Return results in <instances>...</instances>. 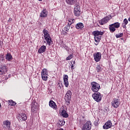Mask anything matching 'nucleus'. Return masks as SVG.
Returning a JSON list of instances; mask_svg holds the SVG:
<instances>
[{
  "mask_svg": "<svg viewBox=\"0 0 130 130\" xmlns=\"http://www.w3.org/2000/svg\"><path fill=\"white\" fill-rule=\"evenodd\" d=\"M105 31H99V30H95L92 32V35L94 36L95 42H96L97 44H95V45H98V43L100 42V40L102 38V35L104 34Z\"/></svg>",
  "mask_w": 130,
  "mask_h": 130,
  "instance_id": "f257e3e1",
  "label": "nucleus"
},
{
  "mask_svg": "<svg viewBox=\"0 0 130 130\" xmlns=\"http://www.w3.org/2000/svg\"><path fill=\"white\" fill-rule=\"evenodd\" d=\"M91 86V90L92 92L94 93L98 92V91L100 90V84L96 82H92L90 83Z\"/></svg>",
  "mask_w": 130,
  "mask_h": 130,
  "instance_id": "f03ea898",
  "label": "nucleus"
},
{
  "mask_svg": "<svg viewBox=\"0 0 130 130\" xmlns=\"http://www.w3.org/2000/svg\"><path fill=\"white\" fill-rule=\"evenodd\" d=\"M92 129V122L87 121L83 124L81 127V130H91Z\"/></svg>",
  "mask_w": 130,
  "mask_h": 130,
  "instance_id": "7ed1b4c3",
  "label": "nucleus"
},
{
  "mask_svg": "<svg viewBox=\"0 0 130 130\" xmlns=\"http://www.w3.org/2000/svg\"><path fill=\"white\" fill-rule=\"evenodd\" d=\"M92 97L96 102H100L102 100V95L99 92H94V93L92 94Z\"/></svg>",
  "mask_w": 130,
  "mask_h": 130,
  "instance_id": "20e7f679",
  "label": "nucleus"
},
{
  "mask_svg": "<svg viewBox=\"0 0 130 130\" xmlns=\"http://www.w3.org/2000/svg\"><path fill=\"white\" fill-rule=\"evenodd\" d=\"M112 17L111 15H108L107 17H105L102 19L101 20L99 21V23L100 25H105V24H107V23H108V21L110 19H111Z\"/></svg>",
  "mask_w": 130,
  "mask_h": 130,
  "instance_id": "39448f33",
  "label": "nucleus"
},
{
  "mask_svg": "<svg viewBox=\"0 0 130 130\" xmlns=\"http://www.w3.org/2000/svg\"><path fill=\"white\" fill-rule=\"evenodd\" d=\"M41 76L42 80L46 82L48 79V72H47V70L43 69L41 72Z\"/></svg>",
  "mask_w": 130,
  "mask_h": 130,
  "instance_id": "423d86ee",
  "label": "nucleus"
},
{
  "mask_svg": "<svg viewBox=\"0 0 130 130\" xmlns=\"http://www.w3.org/2000/svg\"><path fill=\"white\" fill-rule=\"evenodd\" d=\"M72 91L71 90H68L66 93L65 95V101L67 103V105H70V102H71V98H72Z\"/></svg>",
  "mask_w": 130,
  "mask_h": 130,
  "instance_id": "0eeeda50",
  "label": "nucleus"
},
{
  "mask_svg": "<svg viewBox=\"0 0 130 130\" xmlns=\"http://www.w3.org/2000/svg\"><path fill=\"white\" fill-rule=\"evenodd\" d=\"M17 119L20 122L26 121L27 120V115L24 113L19 114L17 116Z\"/></svg>",
  "mask_w": 130,
  "mask_h": 130,
  "instance_id": "6e6552de",
  "label": "nucleus"
},
{
  "mask_svg": "<svg viewBox=\"0 0 130 130\" xmlns=\"http://www.w3.org/2000/svg\"><path fill=\"white\" fill-rule=\"evenodd\" d=\"M93 58L96 61V62H98L99 61H100L101 60V52H96L93 54Z\"/></svg>",
  "mask_w": 130,
  "mask_h": 130,
  "instance_id": "1a4fd4ad",
  "label": "nucleus"
},
{
  "mask_svg": "<svg viewBox=\"0 0 130 130\" xmlns=\"http://www.w3.org/2000/svg\"><path fill=\"white\" fill-rule=\"evenodd\" d=\"M7 72H8V67L6 66V64L2 65L0 67V75H4V74H6Z\"/></svg>",
  "mask_w": 130,
  "mask_h": 130,
  "instance_id": "9d476101",
  "label": "nucleus"
},
{
  "mask_svg": "<svg viewBox=\"0 0 130 130\" xmlns=\"http://www.w3.org/2000/svg\"><path fill=\"white\" fill-rule=\"evenodd\" d=\"M112 126V123H111V121L108 120L103 125V128H104V129H108V128H110V127H111Z\"/></svg>",
  "mask_w": 130,
  "mask_h": 130,
  "instance_id": "9b49d317",
  "label": "nucleus"
},
{
  "mask_svg": "<svg viewBox=\"0 0 130 130\" xmlns=\"http://www.w3.org/2000/svg\"><path fill=\"white\" fill-rule=\"evenodd\" d=\"M3 127L7 129H10L11 128V122L9 120L4 121L3 122Z\"/></svg>",
  "mask_w": 130,
  "mask_h": 130,
  "instance_id": "f8f14e48",
  "label": "nucleus"
},
{
  "mask_svg": "<svg viewBox=\"0 0 130 130\" xmlns=\"http://www.w3.org/2000/svg\"><path fill=\"white\" fill-rule=\"evenodd\" d=\"M44 38V43H46V44H48V45H49V46H50V45H51V42H52V40L51 39V37L49 36V37H47L46 38Z\"/></svg>",
  "mask_w": 130,
  "mask_h": 130,
  "instance_id": "ddd939ff",
  "label": "nucleus"
},
{
  "mask_svg": "<svg viewBox=\"0 0 130 130\" xmlns=\"http://www.w3.org/2000/svg\"><path fill=\"white\" fill-rule=\"evenodd\" d=\"M63 79L64 85L66 88H68V87H69V76L68 75H64Z\"/></svg>",
  "mask_w": 130,
  "mask_h": 130,
  "instance_id": "4468645a",
  "label": "nucleus"
},
{
  "mask_svg": "<svg viewBox=\"0 0 130 130\" xmlns=\"http://www.w3.org/2000/svg\"><path fill=\"white\" fill-rule=\"evenodd\" d=\"M59 113L60 115H62V116L65 118H68V117H69V114H68L67 111L63 109H62L59 111Z\"/></svg>",
  "mask_w": 130,
  "mask_h": 130,
  "instance_id": "2eb2a0df",
  "label": "nucleus"
},
{
  "mask_svg": "<svg viewBox=\"0 0 130 130\" xmlns=\"http://www.w3.org/2000/svg\"><path fill=\"white\" fill-rule=\"evenodd\" d=\"M48 14V12H47L46 9H43L40 13V18H46V17H47Z\"/></svg>",
  "mask_w": 130,
  "mask_h": 130,
  "instance_id": "dca6fc26",
  "label": "nucleus"
},
{
  "mask_svg": "<svg viewBox=\"0 0 130 130\" xmlns=\"http://www.w3.org/2000/svg\"><path fill=\"white\" fill-rule=\"evenodd\" d=\"M49 105L50 107H51V108H52L53 109L56 110L57 108V106H56V104L53 101H50L49 102Z\"/></svg>",
  "mask_w": 130,
  "mask_h": 130,
  "instance_id": "f3484780",
  "label": "nucleus"
},
{
  "mask_svg": "<svg viewBox=\"0 0 130 130\" xmlns=\"http://www.w3.org/2000/svg\"><path fill=\"white\" fill-rule=\"evenodd\" d=\"M32 112H36L38 109H39V106L37 103H35L33 105H32L31 108Z\"/></svg>",
  "mask_w": 130,
  "mask_h": 130,
  "instance_id": "a211bd4d",
  "label": "nucleus"
},
{
  "mask_svg": "<svg viewBox=\"0 0 130 130\" xmlns=\"http://www.w3.org/2000/svg\"><path fill=\"white\" fill-rule=\"evenodd\" d=\"M75 28L78 30H82L84 28V24L82 22H79L76 24Z\"/></svg>",
  "mask_w": 130,
  "mask_h": 130,
  "instance_id": "6ab92c4d",
  "label": "nucleus"
},
{
  "mask_svg": "<svg viewBox=\"0 0 130 130\" xmlns=\"http://www.w3.org/2000/svg\"><path fill=\"white\" fill-rule=\"evenodd\" d=\"M77 2L78 0H66L67 4L70 6H74V5H76Z\"/></svg>",
  "mask_w": 130,
  "mask_h": 130,
  "instance_id": "aec40b11",
  "label": "nucleus"
},
{
  "mask_svg": "<svg viewBox=\"0 0 130 130\" xmlns=\"http://www.w3.org/2000/svg\"><path fill=\"white\" fill-rule=\"evenodd\" d=\"M46 50V46L43 45L38 50V53L40 54L43 53V52H45Z\"/></svg>",
  "mask_w": 130,
  "mask_h": 130,
  "instance_id": "412c9836",
  "label": "nucleus"
},
{
  "mask_svg": "<svg viewBox=\"0 0 130 130\" xmlns=\"http://www.w3.org/2000/svg\"><path fill=\"white\" fill-rule=\"evenodd\" d=\"M43 33L44 34V38H45L46 37H49L50 36V35L49 34V31L47 30L46 29L44 28L43 30Z\"/></svg>",
  "mask_w": 130,
  "mask_h": 130,
  "instance_id": "4be33fe9",
  "label": "nucleus"
},
{
  "mask_svg": "<svg viewBox=\"0 0 130 130\" xmlns=\"http://www.w3.org/2000/svg\"><path fill=\"white\" fill-rule=\"evenodd\" d=\"M109 29L111 33L114 32V23L109 25Z\"/></svg>",
  "mask_w": 130,
  "mask_h": 130,
  "instance_id": "5701e85b",
  "label": "nucleus"
},
{
  "mask_svg": "<svg viewBox=\"0 0 130 130\" xmlns=\"http://www.w3.org/2000/svg\"><path fill=\"white\" fill-rule=\"evenodd\" d=\"M13 58V56L11 54V53H7V54L6 55V59L10 61V60H12Z\"/></svg>",
  "mask_w": 130,
  "mask_h": 130,
  "instance_id": "b1692460",
  "label": "nucleus"
},
{
  "mask_svg": "<svg viewBox=\"0 0 130 130\" xmlns=\"http://www.w3.org/2000/svg\"><path fill=\"white\" fill-rule=\"evenodd\" d=\"M96 71L97 73H100V72H102V65H98L96 67Z\"/></svg>",
  "mask_w": 130,
  "mask_h": 130,
  "instance_id": "393cba45",
  "label": "nucleus"
},
{
  "mask_svg": "<svg viewBox=\"0 0 130 130\" xmlns=\"http://www.w3.org/2000/svg\"><path fill=\"white\" fill-rule=\"evenodd\" d=\"M74 13L76 17H80L81 15V10H74Z\"/></svg>",
  "mask_w": 130,
  "mask_h": 130,
  "instance_id": "a878e982",
  "label": "nucleus"
},
{
  "mask_svg": "<svg viewBox=\"0 0 130 130\" xmlns=\"http://www.w3.org/2000/svg\"><path fill=\"white\" fill-rule=\"evenodd\" d=\"M68 24L71 26L72 24H73L74 22H76V19L74 18H70L68 20Z\"/></svg>",
  "mask_w": 130,
  "mask_h": 130,
  "instance_id": "bb28decb",
  "label": "nucleus"
},
{
  "mask_svg": "<svg viewBox=\"0 0 130 130\" xmlns=\"http://www.w3.org/2000/svg\"><path fill=\"white\" fill-rule=\"evenodd\" d=\"M114 104H115V106H114L115 108H117L120 104V102H119V100L117 99L114 102Z\"/></svg>",
  "mask_w": 130,
  "mask_h": 130,
  "instance_id": "cd10ccee",
  "label": "nucleus"
},
{
  "mask_svg": "<svg viewBox=\"0 0 130 130\" xmlns=\"http://www.w3.org/2000/svg\"><path fill=\"white\" fill-rule=\"evenodd\" d=\"M8 104L9 105H10V106H15L16 104H17V103H15V102L13 101L12 100L8 101Z\"/></svg>",
  "mask_w": 130,
  "mask_h": 130,
  "instance_id": "c85d7f7f",
  "label": "nucleus"
},
{
  "mask_svg": "<svg viewBox=\"0 0 130 130\" xmlns=\"http://www.w3.org/2000/svg\"><path fill=\"white\" fill-rule=\"evenodd\" d=\"M71 28V25L67 24L66 26L64 27V30H65V33L66 34H68V32L70 30V29Z\"/></svg>",
  "mask_w": 130,
  "mask_h": 130,
  "instance_id": "c756f323",
  "label": "nucleus"
},
{
  "mask_svg": "<svg viewBox=\"0 0 130 130\" xmlns=\"http://www.w3.org/2000/svg\"><path fill=\"white\" fill-rule=\"evenodd\" d=\"M74 10H81V9L80 8V5L77 4H75V7H74Z\"/></svg>",
  "mask_w": 130,
  "mask_h": 130,
  "instance_id": "7c9ffc66",
  "label": "nucleus"
},
{
  "mask_svg": "<svg viewBox=\"0 0 130 130\" xmlns=\"http://www.w3.org/2000/svg\"><path fill=\"white\" fill-rule=\"evenodd\" d=\"M74 57V56L73 55V54H70L67 58V60H70V59H72V58Z\"/></svg>",
  "mask_w": 130,
  "mask_h": 130,
  "instance_id": "2f4dec72",
  "label": "nucleus"
},
{
  "mask_svg": "<svg viewBox=\"0 0 130 130\" xmlns=\"http://www.w3.org/2000/svg\"><path fill=\"white\" fill-rule=\"evenodd\" d=\"M98 122H99V118H98L97 119H95L94 121L93 124L95 125V126H97L98 125Z\"/></svg>",
  "mask_w": 130,
  "mask_h": 130,
  "instance_id": "473e14b6",
  "label": "nucleus"
},
{
  "mask_svg": "<svg viewBox=\"0 0 130 130\" xmlns=\"http://www.w3.org/2000/svg\"><path fill=\"white\" fill-rule=\"evenodd\" d=\"M120 23L118 22L114 23V28H119Z\"/></svg>",
  "mask_w": 130,
  "mask_h": 130,
  "instance_id": "72a5a7b5",
  "label": "nucleus"
},
{
  "mask_svg": "<svg viewBox=\"0 0 130 130\" xmlns=\"http://www.w3.org/2000/svg\"><path fill=\"white\" fill-rule=\"evenodd\" d=\"M123 36V34L120 33L119 34L116 35V38H120V37H122Z\"/></svg>",
  "mask_w": 130,
  "mask_h": 130,
  "instance_id": "f704fd0d",
  "label": "nucleus"
},
{
  "mask_svg": "<svg viewBox=\"0 0 130 130\" xmlns=\"http://www.w3.org/2000/svg\"><path fill=\"white\" fill-rule=\"evenodd\" d=\"M123 23L125 24L124 26H123L124 28L126 27L125 25H127V23H128V21L126 18H125L123 20Z\"/></svg>",
  "mask_w": 130,
  "mask_h": 130,
  "instance_id": "c9c22d12",
  "label": "nucleus"
},
{
  "mask_svg": "<svg viewBox=\"0 0 130 130\" xmlns=\"http://www.w3.org/2000/svg\"><path fill=\"white\" fill-rule=\"evenodd\" d=\"M63 48H64V49H66V50H67L68 51H69V50H70V48H69L67 45H64L63 46Z\"/></svg>",
  "mask_w": 130,
  "mask_h": 130,
  "instance_id": "e433bc0d",
  "label": "nucleus"
},
{
  "mask_svg": "<svg viewBox=\"0 0 130 130\" xmlns=\"http://www.w3.org/2000/svg\"><path fill=\"white\" fill-rule=\"evenodd\" d=\"M65 122L63 121H60V125H64Z\"/></svg>",
  "mask_w": 130,
  "mask_h": 130,
  "instance_id": "4c0bfd02",
  "label": "nucleus"
},
{
  "mask_svg": "<svg viewBox=\"0 0 130 130\" xmlns=\"http://www.w3.org/2000/svg\"><path fill=\"white\" fill-rule=\"evenodd\" d=\"M71 69L72 70H74V64L73 63H72Z\"/></svg>",
  "mask_w": 130,
  "mask_h": 130,
  "instance_id": "58836bf2",
  "label": "nucleus"
},
{
  "mask_svg": "<svg viewBox=\"0 0 130 130\" xmlns=\"http://www.w3.org/2000/svg\"><path fill=\"white\" fill-rule=\"evenodd\" d=\"M112 106L114 107V102H112Z\"/></svg>",
  "mask_w": 130,
  "mask_h": 130,
  "instance_id": "ea45409f",
  "label": "nucleus"
},
{
  "mask_svg": "<svg viewBox=\"0 0 130 130\" xmlns=\"http://www.w3.org/2000/svg\"><path fill=\"white\" fill-rule=\"evenodd\" d=\"M2 61H3V60H5V58H2Z\"/></svg>",
  "mask_w": 130,
  "mask_h": 130,
  "instance_id": "a19ab883",
  "label": "nucleus"
},
{
  "mask_svg": "<svg viewBox=\"0 0 130 130\" xmlns=\"http://www.w3.org/2000/svg\"><path fill=\"white\" fill-rule=\"evenodd\" d=\"M75 63H76V61H73V63H72V64H75Z\"/></svg>",
  "mask_w": 130,
  "mask_h": 130,
  "instance_id": "79ce46f5",
  "label": "nucleus"
},
{
  "mask_svg": "<svg viewBox=\"0 0 130 130\" xmlns=\"http://www.w3.org/2000/svg\"><path fill=\"white\" fill-rule=\"evenodd\" d=\"M128 20L130 22V17L128 18Z\"/></svg>",
  "mask_w": 130,
  "mask_h": 130,
  "instance_id": "37998d69",
  "label": "nucleus"
},
{
  "mask_svg": "<svg viewBox=\"0 0 130 130\" xmlns=\"http://www.w3.org/2000/svg\"><path fill=\"white\" fill-rule=\"evenodd\" d=\"M1 47H2V44L0 43V48H1Z\"/></svg>",
  "mask_w": 130,
  "mask_h": 130,
  "instance_id": "c03bdc74",
  "label": "nucleus"
},
{
  "mask_svg": "<svg viewBox=\"0 0 130 130\" xmlns=\"http://www.w3.org/2000/svg\"><path fill=\"white\" fill-rule=\"evenodd\" d=\"M2 108V105H1V103H0V109Z\"/></svg>",
  "mask_w": 130,
  "mask_h": 130,
  "instance_id": "a18cd8bd",
  "label": "nucleus"
},
{
  "mask_svg": "<svg viewBox=\"0 0 130 130\" xmlns=\"http://www.w3.org/2000/svg\"><path fill=\"white\" fill-rule=\"evenodd\" d=\"M39 2H42L43 0H38Z\"/></svg>",
  "mask_w": 130,
  "mask_h": 130,
  "instance_id": "49530a36",
  "label": "nucleus"
},
{
  "mask_svg": "<svg viewBox=\"0 0 130 130\" xmlns=\"http://www.w3.org/2000/svg\"><path fill=\"white\" fill-rule=\"evenodd\" d=\"M59 130H63L62 128H60Z\"/></svg>",
  "mask_w": 130,
  "mask_h": 130,
  "instance_id": "de8ad7c7",
  "label": "nucleus"
},
{
  "mask_svg": "<svg viewBox=\"0 0 130 130\" xmlns=\"http://www.w3.org/2000/svg\"><path fill=\"white\" fill-rule=\"evenodd\" d=\"M114 31H115V29H114Z\"/></svg>",
  "mask_w": 130,
  "mask_h": 130,
  "instance_id": "09e8293b",
  "label": "nucleus"
}]
</instances>
